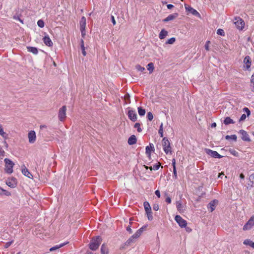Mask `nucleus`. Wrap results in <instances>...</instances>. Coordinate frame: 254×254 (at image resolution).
I'll return each mask as SVG.
<instances>
[{
    "label": "nucleus",
    "instance_id": "obj_1",
    "mask_svg": "<svg viewBox=\"0 0 254 254\" xmlns=\"http://www.w3.org/2000/svg\"><path fill=\"white\" fill-rule=\"evenodd\" d=\"M102 242V239L101 236H97L92 238L89 244V248L92 251L97 250Z\"/></svg>",
    "mask_w": 254,
    "mask_h": 254
},
{
    "label": "nucleus",
    "instance_id": "obj_2",
    "mask_svg": "<svg viewBox=\"0 0 254 254\" xmlns=\"http://www.w3.org/2000/svg\"><path fill=\"white\" fill-rule=\"evenodd\" d=\"M143 232V226L139 229L135 234H134L130 238H129L125 243L126 245H130V244L133 242L135 239L138 238Z\"/></svg>",
    "mask_w": 254,
    "mask_h": 254
},
{
    "label": "nucleus",
    "instance_id": "obj_3",
    "mask_svg": "<svg viewBox=\"0 0 254 254\" xmlns=\"http://www.w3.org/2000/svg\"><path fill=\"white\" fill-rule=\"evenodd\" d=\"M144 208L145 209V214L147 217L148 220L149 221H152L153 218L152 212L151 210V206L148 202H144Z\"/></svg>",
    "mask_w": 254,
    "mask_h": 254
},
{
    "label": "nucleus",
    "instance_id": "obj_4",
    "mask_svg": "<svg viewBox=\"0 0 254 254\" xmlns=\"http://www.w3.org/2000/svg\"><path fill=\"white\" fill-rule=\"evenodd\" d=\"M5 163V170L8 174H11L13 172V167L14 165V163L9 159L5 158L4 160Z\"/></svg>",
    "mask_w": 254,
    "mask_h": 254
},
{
    "label": "nucleus",
    "instance_id": "obj_5",
    "mask_svg": "<svg viewBox=\"0 0 254 254\" xmlns=\"http://www.w3.org/2000/svg\"><path fill=\"white\" fill-rule=\"evenodd\" d=\"M86 19L84 16H82L80 21V30L81 33V36L83 38L86 35Z\"/></svg>",
    "mask_w": 254,
    "mask_h": 254
},
{
    "label": "nucleus",
    "instance_id": "obj_6",
    "mask_svg": "<svg viewBox=\"0 0 254 254\" xmlns=\"http://www.w3.org/2000/svg\"><path fill=\"white\" fill-rule=\"evenodd\" d=\"M66 107L65 105L63 106L59 109L58 113V118L60 121L63 122L65 120L66 118Z\"/></svg>",
    "mask_w": 254,
    "mask_h": 254
},
{
    "label": "nucleus",
    "instance_id": "obj_7",
    "mask_svg": "<svg viewBox=\"0 0 254 254\" xmlns=\"http://www.w3.org/2000/svg\"><path fill=\"white\" fill-rule=\"evenodd\" d=\"M162 142L164 152L166 154H168L169 152H171L170 143L168 139L166 137H164Z\"/></svg>",
    "mask_w": 254,
    "mask_h": 254
},
{
    "label": "nucleus",
    "instance_id": "obj_8",
    "mask_svg": "<svg viewBox=\"0 0 254 254\" xmlns=\"http://www.w3.org/2000/svg\"><path fill=\"white\" fill-rule=\"evenodd\" d=\"M234 23L239 30H242L245 26L244 21L239 17L235 18Z\"/></svg>",
    "mask_w": 254,
    "mask_h": 254
},
{
    "label": "nucleus",
    "instance_id": "obj_9",
    "mask_svg": "<svg viewBox=\"0 0 254 254\" xmlns=\"http://www.w3.org/2000/svg\"><path fill=\"white\" fill-rule=\"evenodd\" d=\"M204 151L205 153L210 155L211 157L214 158H221L223 156L220 155L217 151L212 150L210 149L205 148Z\"/></svg>",
    "mask_w": 254,
    "mask_h": 254
},
{
    "label": "nucleus",
    "instance_id": "obj_10",
    "mask_svg": "<svg viewBox=\"0 0 254 254\" xmlns=\"http://www.w3.org/2000/svg\"><path fill=\"white\" fill-rule=\"evenodd\" d=\"M127 115L132 122H134L137 120V114L135 111L128 108Z\"/></svg>",
    "mask_w": 254,
    "mask_h": 254
},
{
    "label": "nucleus",
    "instance_id": "obj_11",
    "mask_svg": "<svg viewBox=\"0 0 254 254\" xmlns=\"http://www.w3.org/2000/svg\"><path fill=\"white\" fill-rule=\"evenodd\" d=\"M175 220L181 227L183 228L187 226V221L183 219L180 215H176Z\"/></svg>",
    "mask_w": 254,
    "mask_h": 254
},
{
    "label": "nucleus",
    "instance_id": "obj_12",
    "mask_svg": "<svg viewBox=\"0 0 254 254\" xmlns=\"http://www.w3.org/2000/svg\"><path fill=\"white\" fill-rule=\"evenodd\" d=\"M6 184L11 188H14L17 186V180L14 177L9 178L6 181Z\"/></svg>",
    "mask_w": 254,
    "mask_h": 254
},
{
    "label": "nucleus",
    "instance_id": "obj_13",
    "mask_svg": "<svg viewBox=\"0 0 254 254\" xmlns=\"http://www.w3.org/2000/svg\"><path fill=\"white\" fill-rule=\"evenodd\" d=\"M254 225V216H252L243 227L244 230L250 229Z\"/></svg>",
    "mask_w": 254,
    "mask_h": 254
},
{
    "label": "nucleus",
    "instance_id": "obj_14",
    "mask_svg": "<svg viewBox=\"0 0 254 254\" xmlns=\"http://www.w3.org/2000/svg\"><path fill=\"white\" fill-rule=\"evenodd\" d=\"M29 142L30 143H33L36 140V133L34 130L30 131L28 133Z\"/></svg>",
    "mask_w": 254,
    "mask_h": 254
},
{
    "label": "nucleus",
    "instance_id": "obj_15",
    "mask_svg": "<svg viewBox=\"0 0 254 254\" xmlns=\"http://www.w3.org/2000/svg\"><path fill=\"white\" fill-rule=\"evenodd\" d=\"M239 133L242 135V139L246 141H250L251 139L248 133L244 130L241 129L239 131Z\"/></svg>",
    "mask_w": 254,
    "mask_h": 254
},
{
    "label": "nucleus",
    "instance_id": "obj_16",
    "mask_svg": "<svg viewBox=\"0 0 254 254\" xmlns=\"http://www.w3.org/2000/svg\"><path fill=\"white\" fill-rule=\"evenodd\" d=\"M218 204V200L214 199L212 201H211L209 204H208L207 207L208 208H210V212H212L215 210V207Z\"/></svg>",
    "mask_w": 254,
    "mask_h": 254
},
{
    "label": "nucleus",
    "instance_id": "obj_17",
    "mask_svg": "<svg viewBox=\"0 0 254 254\" xmlns=\"http://www.w3.org/2000/svg\"><path fill=\"white\" fill-rule=\"evenodd\" d=\"M45 44L48 47H52L53 43L48 35L45 36L43 39Z\"/></svg>",
    "mask_w": 254,
    "mask_h": 254
},
{
    "label": "nucleus",
    "instance_id": "obj_18",
    "mask_svg": "<svg viewBox=\"0 0 254 254\" xmlns=\"http://www.w3.org/2000/svg\"><path fill=\"white\" fill-rule=\"evenodd\" d=\"M160 165L161 164L159 162H158L156 164L153 165V167H152L151 166L148 167L147 166L144 165V168H145L146 170H148V169H149L150 172H151L152 170H154L155 171L158 170L160 167Z\"/></svg>",
    "mask_w": 254,
    "mask_h": 254
},
{
    "label": "nucleus",
    "instance_id": "obj_19",
    "mask_svg": "<svg viewBox=\"0 0 254 254\" xmlns=\"http://www.w3.org/2000/svg\"><path fill=\"white\" fill-rule=\"evenodd\" d=\"M244 63L246 64V68L248 69L251 65V59L250 57L249 56H246L244 60Z\"/></svg>",
    "mask_w": 254,
    "mask_h": 254
},
{
    "label": "nucleus",
    "instance_id": "obj_20",
    "mask_svg": "<svg viewBox=\"0 0 254 254\" xmlns=\"http://www.w3.org/2000/svg\"><path fill=\"white\" fill-rule=\"evenodd\" d=\"M153 148L154 146L152 144H150L149 146H147L146 147V154L147 155L149 160H150L151 159L150 152L153 150Z\"/></svg>",
    "mask_w": 254,
    "mask_h": 254
},
{
    "label": "nucleus",
    "instance_id": "obj_21",
    "mask_svg": "<svg viewBox=\"0 0 254 254\" xmlns=\"http://www.w3.org/2000/svg\"><path fill=\"white\" fill-rule=\"evenodd\" d=\"M133 220H134V218H130L129 219V224L130 225L128 226L127 227V231L129 233V234H131L132 233V231L131 230V227H133V228H134V223L133 222Z\"/></svg>",
    "mask_w": 254,
    "mask_h": 254
},
{
    "label": "nucleus",
    "instance_id": "obj_22",
    "mask_svg": "<svg viewBox=\"0 0 254 254\" xmlns=\"http://www.w3.org/2000/svg\"><path fill=\"white\" fill-rule=\"evenodd\" d=\"M136 137L134 135H131L128 139L127 142L129 145H133L136 143Z\"/></svg>",
    "mask_w": 254,
    "mask_h": 254
},
{
    "label": "nucleus",
    "instance_id": "obj_23",
    "mask_svg": "<svg viewBox=\"0 0 254 254\" xmlns=\"http://www.w3.org/2000/svg\"><path fill=\"white\" fill-rule=\"evenodd\" d=\"M177 15H178V14L177 13L173 14H170V15H168L166 18L164 19L163 20V21L164 22H167L169 21L172 20L174 19L175 18H176L177 17Z\"/></svg>",
    "mask_w": 254,
    "mask_h": 254
},
{
    "label": "nucleus",
    "instance_id": "obj_24",
    "mask_svg": "<svg viewBox=\"0 0 254 254\" xmlns=\"http://www.w3.org/2000/svg\"><path fill=\"white\" fill-rule=\"evenodd\" d=\"M186 9L188 11H189L190 13H191L193 15H194L195 16H197L200 17V14L195 9H193L192 7H186Z\"/></svg>",
    "mask_w": 254,
    "mask_h": 254
},
{
    "label": "nucleus",
    "instance_id": "obj_25",
    "mask_svg": "<svg viewBox=\"0 0 254 254\" xmlns=\"http://www.w3.org/2000/svg\"><path fill=\"white\" fill-rule=\"evenodd\" d=\"M22 174L29 178H32V175L29 172L28 170L25 167L22 169Z\"/></svg>",
    "mask_w": 254,
    "mask_h": 254
},
{
    "label": "nucleus",
    "instance_id": "obj_26",
    "mask_svg": "<svg viewBox=\"0 0 254 254\" xmlns=\"http://www.w3.org/2000/svg\"><path fill=\"white\" fill-rule=\"evenodd\" d=\"M27 49L29 52L32 53L33 54L36 55L38 53V49L36 47L28 46L27 47Z\"/></svg>",
    "mask_w": 254,
    "mask_h": 254
},
{
    "label": "nucleus",
    "instance_id": "obj_27",
    "mask_svg": "<svg viewBox=\"0 0 254 254\" xmlns=\"http://www.w3.org/2000/svg\"><path fill=\"white\" fill-rule=\"evenodd\" d=\"M101 253L102 254H108V249L105 244H103L101 248Z\"/></svg>",
    "mask_w": 254,
    "mask_h": 254
},
{
    "label": "nucleus",
    "instance_id": "obj_28",
    "mask_svg": "<svg viewBox=\"0 0 254 254\" xmlns=\"http://www.w3.org/2000/svg\"><path fill=\"white\" fill-rule=\"evenodd\" d=\"M168 32L165 29H162L159 33V37L160 39H163L167 35Z\"/></svg>",
    "mask_w": 254,
    "mask_h": 254
},
{
    "label": "nucleus",
    "instance_id": "obj_29",
    "mask_svg": "<svg viewBox=\"0 0 254 254\" xmlns=\"http://www.w3.org/2000/svg\"><path fill=\"white\" fill-rule=\"evenodd\" d=\"M243 244L245 245H248L251 247L252 248H254V242H253L250 239L245 240L244 241Z\"/></svg>",
    "mask_w": 254,
    "mask_h": 254
},
{
    "label": "nucleus",
    "instance_id": "obj_30",
    "mask_svg": "<svg viewBox=\"0 0 254 254\" xmlns=\"http://www.w3.org/2000/svg\"><path fill=\"white\" fill-rule=\"evenodd\" d=\"M147 69L149 71V73H151L153 72L154 67V64L152 63H150L147 65Z\"/></svg>",
    "mask_w": 254,
    "mask_h": 254
},
{
    "label": "nucleus",
    "instance_id": "obj_31",
    "mask_svg": "<svg viewBox=\"0 0 254 254\" xmlns=\"http://www.w3.org/2000/svg\"><path fill=\"white\" fill-rule=\"evenodd\" d=\"M234 123L235 122L233 121V120L229 117H226L224 121V124L226 125Z\"/></svg>",
    "mask_w": 254,
    "mask_h": 254
},
{
    "label": "nucleus",
    "instance_id": "obj_32",
    "mask_svg": "<svg viewBox=\"0 0 254 254\" xmlns=\"http://www.w3.org/2000/svg\"><path fill=\"white\" fill-rule=\"evenodd\" d=\"M177 208L178 210L180 212H182L184 211L183 206L180 201H178L177 202Z\"/></svg>",
    "mask_w": 254,
    "mask_h": 254
},
{
    "label": "nucleus",
    "instance_id": "obj_33",
    "mask_svg": "<svg viewBox=\"0 0 254 254\" xmlns=\"http://www.w3.org/2000/svg\"><path fill=\"white\" fill-rule=\"evenodd\" d=\"M237 137L235 134L231 135H226L225 136V139L226 140L232 139L235 141H236Z\"/></svg>",
    "mask_w": 254,
    "mask_h": 254
},
{
    "label": "nucleus",
    "instance_id": "obj_34",
    "mask_svg": "<svg viewBox=\"0 0 254 254\" xmlns=\"http://www.w3.org/2000/svg\"><path fill=\"white\" fill-rule=\"evenodd\" d=\"M249 181L251 183V187H254V174H252L249 177Z\"/></svg>",
    "mask_w": 254,
    "mask_h": 254
},
{
    "label": "nucleus",
    "instance_id": "obj_35",
    "mask_svg": "<svg viewBox=\"0 0 254 254\" xmlns=\"http://www.w3.org/2000/svg\"><path fill=\"white\" fill-rule=\"evenodd\" d=\"M176 41V39L174 37L168 39L166 42V44H173Z\"/></svg>",
    "mask_w": 254,
    "mask_h": 254
},
{
    "label": "nucleus",
    "instance_id": "obj_36",
    "mask_svg": "<svg viewBox=\"0 0 254 254\" xmlns=\"http://www.w3.org/2000/svg\"><path fill=\"white\" fill-rule=\"evenodd\" d=\"M140 124L138 123H136L134 125V127L137 128L138 132H140L142 131L141 128L140 127Z\"/></svg>",
    "mask_w": 254,
    "mask_h": 254
},
{
    "label": "nucleus",
    "instance_id": "obj_37",
    "mask_svg": "<svg viewBox=\"0 0 254 254\" xmlns=\"http://www.w3.org/2000/svg\"><path fill=\"white\" fill-rule=\"evenodd\" d=\"M147 118L148 121H151L153 119V115L152 113L150 112L147 113Z\"/></svg>",
    "mask_w": 254,
    "mask_h": 254
},
{
    "label": "nucleus",
    "instance_id": "obj_38",
    "mask_svg": "<svg viewBox=\"0 0 254 254\" xmlns=\"http://www.w3.org/2000/svg\"><path fill=\"white\" fill-rule=\"evenodd\" d=\"M0 135L5 138L6 137L7 135L6 133L3 131V128L1 126H0Z\"/></svg>",
    "mask_w": 254,
    "mask_h": 254
},
{
    "label": "nucleus",
    "instance_id": "obj_39",
    "mask_svg": "<svg viewBox=\"0 0 254 254\" xmlns=\"http://www.w3.org/2000/svg\"><path fill=\"white\" fill-rule=\"evenodd\" d=\"M37 25L40 28H43L44 26V22L43 20L40 19L37 22Z\"/></svg>",
    "mask_w": 254,
    "mask_h": 254
},
{
    "label": "nucleus",
    "instance_id": "obj_40",
    "mask_svg": "<svg viewBox=\"0 0 254 254\" xmlns=\"http://www.w3.org/2000/svg\"><path fill=\"white\" fill-rule=\"evenodd\" d=\"M64 244H62L60 245L59 246H56L53 247L51 248L50 249V251L51 252L53 251H54V250H57V249H59V248H60L62 247H63V246H64Z\"/></svg>",
    "mask_w": 254,
    "mask_h": 254
},
{
    "label": "nucleus",
    "instance_id": "obj_41",
    "mask_svg": "<svg viewBox=\"0 0 254 254\" xmlns=\"http://www.w3.org/2000/svg\"><path fill=\"white\" fill-rule=\"evenodd\" d=\"M125 100L126 103H130V96L128 93L125 94Z\"/></svg>",
    "mask_w": 254,
    "mask_h": 254
},
{
    "label": "nucleus",
    "instance_id": "obj_42",
    "mask_svg": "<svg viewBox=\"0 0 254 254\" xmlns=\"http://www.w3.org/2000/svg\"><path fill=\"white\" fill-rule=\"evenodd\" d=\"M217 34L221 36H224L225 33L223 29H218L217 31Z\"/></svg>",
    "mask_w": 254,
    "mask_h": 254
},
{
    "label": "nucleus",
    "instance_id": "obj_43",
    "mask_svg": "<svg viewBox=\"0 0 254 254\" xmlns=\"http://www.w3.org/2000/svg\"><path fill=\"white\" fill-rule=\"evenodd\" d=\"M81 49L82 51V54L84 56H86V52L85 51V47H84V45H81Z\"/></svg>",
    "mask_w": 254,
    "mask_h": 254
},
{
    "label": "nucleus",
    "instance_id": "obj_44",
    "mask_svg": "<svg viewBox=\"0 0 254 254\" xmlns=\"http://www.w3.org/2000/svg\"><path fill=\"white\" fill-rule=\"evenodd\" d=\"M210 43V41H207L205 45V49L206 51L209 50V44Z\"/></svg>",
    "mask_w": 254,
    "mask_h": 254
},
{
    "label": "nucleus",
    "instance_id": "obj_45",
    "mask_svg": "<svg viewBox=\"0 0 254 254\" xmlns=\"http://www.w3.org/2000/svg\"><path fill=\"white\" fill-rule=\"evenodd\" d=\"M13 243V241H9L5 243L4 248H8Z\"/></svg>",
    "mask_w": 254,
    "mask_h": 254
},
{
    "label": "nucleus",
    "instance_id": "obj_46",
    "mask_svg": "<svg viewBox=\"0 0 254 254\" xmlns=\"http://www.w3.org/2000/svg\"><path fill=\"white\" fill-rule=\"evenodd\" d=\"M230 152L232 154L234 155L235 156H238L239 153L237 151L235 150H230Z\"/></svg>",
    "mask_w": 254,
    "mask_h": 254
},
{
    "label": "nucleus",
    "instance_id": "obj_47",
    "mask_svg": "<svg viewBox=\"0 0 254 254\" xmlns=\"http://www.w3.org/2000/svg\"><path fill=\"white\" fill-rule=\"evenodd\" d=\"M138 114L140 116H143V108L141 107H139L138 108Z\"/></svg>",
    "mask_w": 254,
    "mask_h": 254
},
{
    "label": "nucleus",
    "instance_id": "obj_48",
    "mask_svg": "<svg viewBox=\"0 0 254 254\" xmlns=\"http://www.w3.org/2000/svg\"><path fill=\"white\" fill-rule=\"evenodd\" d=\"M243 110L247 113V115L248 116H249L250 115L251 112L248 108H247V107L244 108Z\"/></svg>",
    "mask_w": 254,
    "mask_h": 254
},
{
    "label": "nucleus",
    "instance_id": "obj_49",
    "mask_svg": "<svg viewBox=\"0 0 254 254\" xmlns=\"http://www.w3.org/2000/svg\"><path fill=\"white\" fill-rule=\"evenodd\" d=\"M246 114H243V115L241 116V117L240 119H239V122H241L244 121L246 119Z\"/></svg>",
    "mask_w": 254,
    "mask_h": 254
},
{
    "label": "nucleus",
    "instance_id": "obj_50",
    "mask_svg": "<svg viewBox=\"0 0 254 254\" xmlns=\"http://www.w3.org/2000/svg\"><path fill=\"white\" fill-rule=\"evenodd\" d=\"M153 209L155 211H157L159 209V205L158 204H154L153 205Z\"/></svg>",
    "mask_w": 254,
    "mask_h": 254
},
{
    "label": "nucleus",
    "instance_id": "obj_51",
    "mask_svg": "<svg viewBox=\"0 0 254 254\" xmlns=\"http://www.w3.org/2000/svg\"><path fill=\"white\" fill-rule=\"evenodd\" d=\"M173 176L175 179H177V171H176V168H173Z\"/></svg>",
    "mask_w": 254,
    "mask_h": 254
},
{
    "label": "nucleus",
    "instance_id": "obj_52",
    "mask_svg": "<svg viewBox=\"0 0 254 254\" xmlns=\"http://www.w3.org/2000/svg\"><path fill=\"white\" fill-rule=\"evenodd\" d=\"M136 68L139 71H143V67H142L140 65L138 64L136 65Z\"/></svg>",
    "mask_w": 254,
    "mask_h": 254
},
{
    "label": "nucleus",
    "instance_id": "obj_53",
    "mask_svg": "<svg viewBox=\"0 0 254 254\" xmlns=\"http://www.w3.org/2000/svg\"><path fill=\"white\" fill-rule=\"evenodd\" d=\"M3 194H5V195L6 196H9L11 195V193L10 192L4 190V191H3Z\"/></svg>",
    "mask_w": 254,
    "mask_h": 254
},
{
    "label": "nucleus",
    "instance_id": "obj_54",
    "mask_svg": "<svg viewBox=\"0 0 254 254\" xmlns=\"http://www.w3.org/2000/svg\"><path fill=\"white\" fill-rule=\"evenodd\" d=\"M111 18L112 22L113 23V25H115L116 24V20L115 19L114 16L112 15Z\"/></svg>",
    "mask_w": 254,
    "mask_h": 254
},
{
    "label": "nucleus",
    "instance_id": "obj_55",
    "mask_svg": "<svg viewBox=\"0 0 254 254\" xmlns=\"http://www.w3.org/2000/svg\"><path fill=\"white\" fill-rule=\"evenodd\" d=\"M155 194L158 197H160V192L159 190H156L155 191Z\"/></svg>",
    "mask_w": 254,
    "mask_h": 254
},
{
    "label": "nucleus",
    "instance_id": "obj_56",
    "mask_svg": "<svg viewBox=\"0 0 254 254\" xmlns=\"http://www.w3.org/2000/svg\"><path fill=\"white\" fill-rule=\"evenodd\" d=\"M166 202H167L168 203H170L171 202V199L170 197H167L166 198V200H165Z\"/></svg>",
    "mask_w": 254,
    "mask_h": 254
},
{
    "label": "nucleus",
    "instance_id": "obj_57",
    "mask_svg": "<svg viewBox=\"0 0 254 254\" xmlns=\"http://www.w3.org/2000/svg\"><path fill=\"white\" fill-rule=\"evenodd\" d=\"M4 154V151L1 148H0V156H3Z\"/></svg>",
    "mask_w": 254,
    "mask_h": 254
},
{
    "label": "nucleus",
    "instance_id": "obj_58",
    "mask_svg": "<svg viewBox=\"0 0 254 254\" xmlns=\"http://www.w3.org/2000/svg\"><path fill=\"white\" fill-rule=\"evenodd\" d=\"M158 133L161 137L163 136V130H159Z\"/></svg>",
    "mask_w": 254,
    "mask_h": 254
},
{
    "label": "nucleus",
    "instance_id": "obj_59",
    "mask_svg": "<svg viewBox=\"0 0 254 254\" xmlns=\"http://www.w3.org/2000/svg\"><path fill=\"white\" fill-rule=\"evenodd\" d=\"M167 7L168 9H170L174 7V5L171 4H168L167 5Z\"/></svg>",
    "mask_w": 254,
    "mask_h": 254
},
{
    "label": "nucleus",
    "instance_id": "obj_60",
    "mask_svg": "<svg viewBox=\"0 0 254 254\" xmlns=\"http://www.w3.org/2000/svg\"><path fill=\"white\" fill-rule=\"evenodd\" d=\"M175 165H176V160L175 159H173L172 160V165L173 166V168H176Z\"/></svg>",
    "mask_w": 254,
    "mask_h": 254
},
{
    "label": "nucleus",
    "instance_id": "obj_61",
    "mask_svg": "<svg viewBox=\"0 0 254 254\" xmlns=\"http://www.w3.org/2000/svg\"><path fill=\"white\" fill-rule=\"evenodd\" d=\"M14 19L19 20L21 23H23V20H21L18 16H14Z\"/></svg>",
    "mask_w": 254,
    "mask_h": 254
},
{
    "label": "nucleus",
    "instance_id": "obj_62",
    "mask_svg": "<svg viewBox=\"0 0 254 254\" xmlns=\"http://www.w3.org/2000/svg\"><path fill=\"white\" fill-rule=\"evenodd\" d=\"M251 86L252 87V91L254 92V82L251 81Z\"/></svg>",
    "mask_w": 254,
    "mask_h": 254
},
{
    "label": "nucleus",
    "instance_id": "obj_63",
    "mask_svg": "<svg viewBox=\"0 0 254 254\" xmlns=\"http://www.w3.org/2000/svg\"><path fill=\"white\" fill-rule=\"evenodd\" d=\"M240 178L241 179H244L245 178V176L243 174L241 173L240 175Z\"/></svg>",
    "mask_w": 254,
    "mask_h": 254
},
{
    "label": "nucleus",
    "instance_id": "obj_64",
    "mask_svg": "<svg viewBox=\"0 0 254 254\" xmlns=\"http://www.w3.org/2000/svg\"><path fill=\"white\" fill-rule=\"evenodd\" d=\"M3 191H4V189H2V188L0 187V194H3Z\"/></svg>",
    "mask_w": 254,
    "mask_h": 254
}]
</instances>
